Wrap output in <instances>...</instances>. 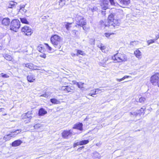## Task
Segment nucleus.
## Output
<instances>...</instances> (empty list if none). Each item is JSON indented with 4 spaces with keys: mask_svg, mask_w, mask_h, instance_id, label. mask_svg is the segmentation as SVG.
Wrapping results in <instances>:
<instances>
[{
    "mask_svg": "<svg viewBox=\"0 0 159 159\" xmlns=\"http://www.w3.org/2000/svg\"><path fill=\"white\" fill-rule=\"evenodd\" d=\"M115 63L124 62L127 61L128 58L126 55L123 52H117L111 57Z\"/></svg>",
    "mask_w": 159,
    "mask_h": 159,
    "instance_id": "obj_1",
    "label": "nucleus"
},
{
    "mask_svg": "<svg viewBox=\"0 0 159 159\" xmlns=\"http://www.w3.org/2000/svg\"><path fill=\"white\" fill-rule=\"evenodd\" d=\"M51 41L54 46L57 48L56 50L59 49L61 51L62 49H60L62 44H61V38L57 35H54L52 36L50 39Z\"/></svg>",
    "mask_w": 159,
    "mask_h": 159,
    "instance_id": "obj_2",
    "label": "nucleus"
},
{
    "mask_svg": "<svg viewBox=\"0 0 159 159\" xmlns=\"http://www.w3.org/2000/svg\"><path fill=\"white\" fill-rule=\"evenodd\" d=\"M20 26V22L17 19H14L11 22L10 29L11 30L16 32Z\"/></svg>",
    "mask_w": 159,
    "mask_h": 159,
    "instance_id": "obj_3",
    "label": "nucleus"
},
{
    "mask_svg": "<svg viewBox=\"0 0 159 159\" xmlns=\"http://www.w3.org/2000/svg\"><path fill=\"white\" fill-rule=\"evenodd\" d=\"M150 81L153 85L157 84L159 87V73L156 72L152 75L150 78Z\"/></svg>",
    "mask_w": 159,
    "mask_h": 159,
    "instance_id": "obj_4",
    "label": "nucleus"
},
{
    "mask_svg": "<svg viewBox=\"0 0 159 159\" xmlns=\"http://www.w3.org/2000/svg\"><path fill=\"white\" fill-rule=\"evenodd\" d=\"M75 19L76 21V24L79 26H83V25H86V24L85 19L82 16L77 15Z\"/></svg>",
    "mask_w": 159,
    "mask_h": 159,
    "instance_id": "obj_5",
    "label": "nucleus"
},
{
    "mask_svg": "<svg viewBox=\"0 0 159 159\" xmlns=\"http://www.w3.org/2000/svg\"><path fill=\"white\" fill-rule=\"evenodd\" d=\"M120 22L119 20L115 18L113 14H110V24L111 25L114 27L118 25H119Z\"/></svg>",
    "mask_w": 159,
    "mask_h": 159,
    "instance_id": "obj_6",
    "label": "nucleus"
},
{
    "mask_svg": "<svg viewBox=\"0 0 159 159\" xmlns=\"http://www.w3.org/2000/svg\"><path fill=\"white\" fill-rule=\"evenodd\" d=\"M21 31L24 33V34L27 36L31 35L33 33L31 28L27 26H25L22 27Z\"/></svg>",
    "mask_w": 159,
    "mask_h": 159,
    "instance_id": "obj_7",
    "label": "nucleus"
},
{
    "mask_svg": "<svg viewBox=\"0 0 159 159\" xmlns=\"http://www.w3.org/2000/svg\"><path fill=\"white\" fill-rule=\"evenodd\" d=\"M72 131L71 130H64L62 133V137L66 139H68L69 137H71L72 135Z\"/></svg>",
    "mask_w": 159,
    "mask_h": 159,
    "instance_id": "obj_8",
    "label": "nucleus"
},
{
    "mask_svg": "<svg viewBox=\"0 0 159 159\" xmlns=\"http://www.w3.org/2000/svg\"><path fill=\"white\" fill-rule=\"evenodd\" d=\"M61 90L66 91L68 93L71 92L74 93L75 92V88L73 86H63L61 89Z\"/></svg>",
    "mask_w": 159,
    "mask_h": 159,
    "instance_id": "obj_9",
    "label": "nucleus"
},
{
    "mask_svg": "<svg viewBox=\"0 0 159 159\" xmlns=\"http://www.w3.org/2000/svg\"><path fill=\"white\" fill-rule=\"evenodd\" d=\"M120 3L121 5L120 6L122 8L125 7L126 6L129 5L131 2L130 0H119Z\"/></svg>",
    "mask_w": 159,
    "mask_h": 159,
    "instance_id": "obj_10",
    "label": "nucleus"
},
{
    "mask_svg": "<svg viewBox=\"0 0 159 159\" xmlns=\"http://www.w3.org/2000/svg\"><path fill=\"white\" fill-rule=\"evenodd\" d=\"M83 125L82 123L79 122L74 125L72 128L73 129H77L80 131L83 130Z\"/></svg>",
    "mask_w": 159,
    "mask_h": 159,
    "instance_id": "obj_11",
    "label": "nucleus"
},
{
    "mask_svg": "<svg viewBox=\"0 0 159 159\" xmlns=\"http://www.w3.org/2000/svg\"><path fill=\"white\" fill-rule=\"evenodd\" d=\"M10 20L9 18H6L3 19L2 20V25L5 26H8L10 23Z\"/></svg>",
    "mask_w": 159,
    "mask_h": 159,
    "instance_id": "obj_12",
    "label": "nucleus"
},
{
    "mask_svg": "<svg viewBox=\"0 0 159 159\" xmlns=\"http://www.w3.org/2000/svg\"><path fill=\"white\" fill-rule=\"evenodd\" d=\"M22 142L20 140L18 139L15 141L11 143V146L13 147H17L20 145Z\"/></svg>",
    "mask_w": 159,
    "mask_h": 159,
    "instance_id": "obj_13",
    "label": "nucleus"
},
{
    "mask_svg": "<svg viewBox=\"0 0 159 159\" xmlns=\"http://www.w3.org/2000/svg\"><path fill=\"white\" fill-rule=\"evenodd\" d=\"M27 80L30 82H32L35 80V76L33 75H30L27 76Z\"/></svg>",
    "mask_w": 159,
    "mask_h": 159,
    "instance_id": "obj_14",
    "label": "nucleus"
},
{
    "mask_svg": "<svg viewBox=\"0 0 159 159\" xmlns=\"http://www.w3.org/2000/svg\"><path fill=\"white\" fill-rule=\"evenodd\" d=\"M101 2L103 3L104 7H103V10H106L108 8V2L107 0H101Z\"/></svg>",
    "mask_w": 159,
    "mask_h": 159,
    "instance_id": "obj_15",
    "label": "nucleus"
},
{
    "mask_svg": "<svg viewBox=\"0 0 159 159\" xmlns=\"http://www.w3.org/2000/svg\"><path fill=\"white\" fill-rule=\"evenodd\" d=\"M17 4V3L16 2L11 1L10 2L8 7V8H15Z\"/></svg>",
    "mask_w": 159,
    "mask_h": 159,
    "instance_id": "obj_16",
    "label": "nucleus"
},
{
    "mask_svg": "<svg viewBox=\"0 0 159 159\" xmlns=\"http://www.w3.org/2000/svg\"><path fill=\"white\" fill-rule=\"evenodd\" d=\"M145 108H141L138 111L137 114L139 116L143 115L145 112Z\"/></svg>",
    "mask_w": 159,
    "mask_h": 159,
    "instance_id": "obj_17",
    "label": "nucleus"
},
{
    "mask_svg": "<svg viewBox=\"0 0 159 159\" xmlns=\"http://www.w3.org/2000/svg\"><path fill=\"white\" fill-rule=\"evenodd\" d=\"M47 113V111L43 108H41L39 111V115L42 116Z\"/></svg>",
    "mask_w": 159,
    "mask_h": 159,
    "instance_id": "obj_18",
    "label": "nucleus"
},
{
    "mask_svg": "<svg viewBox=\"0 0 159 159\" xmlns=\"http://www.w3.org/2000/svg\"><path fill=\"white\" fill-rule=\"evenodd\" d=\"M134 54L137 58H139L141 55V53L139 49H136L134 52Z\"/></svg>",
    "mask_w": 159,
    "mask_h": 159,
    "instance_id": "obj_19",
    "label": "nucleus"
},
{
    "mask_svg": "<svg viewBox=\"0 0 159 159\" xmlns=\"http://www.w3.org/2000/svg\"><path fill=\"white\" fill-rule=\"evenodd\" d=\"M65 26L66 29L69 31L70 30V28L71 27V25L72 24V23H70L68 22H65Z\"/></svg>",
    "mask_w": 159,
    "mask_h": 159,
    "instance_id": "obj_20",
    "label": "nucleus"
},
{
    "mask_svg": "<svg viewBox=\"0 0 159 159\" xmlns=\"http://www.w3.org/2000/svg\"><path fill=\"white\" fill-rule=\"evenodd\" d=\"M3 57L7 60L9 61H11L12 59V58L11 56L7 54H3Z\"/></svg>",
    "mask_w": 159,
    "mask_h": 159,
    "instance_id": "obj_21",
    "label": "nucleus"
},
{
    "mask_svg": "<svg viewBox=\"0 0 159 159\" xmlns=\"http://www.w3.org/2000/svg\"><path fill=\"white\" fill-rule=\"evenodd\" d=\"M92 92V93L93 94V95L97 94L98 93H100L101 92V90L99 89H95L94 90H92L91 91Z\"/></svg>",
    "mask_w": 159,
    "mask_h": 159,
    "instance_id": "obj_22",
    "label": "nucleus"
},
{
    "mask_svg": "<svg viewBox=\"0 0 159 159\" xmlns=\"http://www.w3.org/2000/svg\"><path fill=\"white\" fill-rule=\"evenodd\" d=\"M32 114L31 111H28L27 113H25L24 116L25 118H31L32 116L31 115Z\"/></svg>",
    "mask_w": 159,
    "mask_h": 159,
    "instance_id": "obj_23",
    "label": "nucleus"
},
{
    "mask_svg": "<svg viewBox=\"0 0 159 159\" xmlns=\"http://www.w3.org/2000/svg\"><path fill=\"white\" fill-rule=\"evenodd\" d=\"M66 0H60L59 2V5L60 6V7L61 8L64 5H66Z\"/></svg>",
    "mask_w": 159,
    "mask_h": 159,
    "instance_id": "obj_24",
    "label": "nucleus"
},
{
    "mask_svg": "<svg viewBox=\"0 0 159 159\" xmlns=\"http://www.w3.org/2000/svg\"><path fill=\"white\" fill-rule=\"evenodd\" d=\"M146 100L145 97L141 96L139 98V102L143 104L145 103Z\"/></svg>",
    "mask_w": 159,
    "mask_h": 159,
    "instance_id": "obj_25",
    "label": "nucleus"
},
{
    "mask_svg": "<svg viewBox=\"0 0 159 159\" xmlns=\"http://www.w3.org/2000/svg\"><path fill=\"white\" fill-rule=\"evenodd\" d=\"M13 136L11 134H9L5 136L4 137L3 139L6 141H8L9 140L11 139V138Z\"/></svg>",
    "mask_w": 159,
    "mask_h": 159,
    "instance_id": "obj_26",
    "label": "nucleus"
},
{
    "mask_svg": "<svg viewBox=\"0 0 159 159\" xmlns=\"http://www.w3.org/2000/svg\"><path fill=\"white\" fill-rule=\"evenodd\" d=\"M50 102L52 103L55 104H57L60 103V101L55 98L51 99H50Z\"/></svg>",
    "mask_w": 159,
    "mask_h": 159,
    "instance_id": "obj_27",
    "label": "nucleus"
},
{
    "mask_svg": "<svg viewBox=\"0 0 159 159\" xmlns=\"http://www.w3.org/2000/svg\"><path fill=\"white\" fill-rule=\"evenodd\" d=\"M20 21L21 22L23 23L26 24H28L29 22L25 18H20Z\"/></svg>",
    "mask_w": 159,
    "mask_h": 159,
    "instance_id": "obj_28",
    "label": "nucleus"
},
{
    "mask_svg": "<svg viewBox=\"0 0 159 159\" xmlns=\"http://www.w3.org/2000/svg\"><path fill=\"white\" fill-rule=\"evenodd\" d=\"M89 140H83L81 141L80 142V145H83L87 144L89 142Z\"/></svg>",
    "mask_w": 159,
    "mask_h": 159,
    "instance_id": "obj_29",
    "label": "nucleus"
},
{
    "mask_svg": "<svg viewBox=\"0 0 159 159\" xmlns=\"http://www.w3.org/2000/svg\"><path fill=\"white\" fill-rule=\"evenodd\" d=\"M84 84V83L80 82H79V83H77V85L78 86L79 88L82 90V89L83 88V85Z\"/></svg>",
    "mask_w": 159,
    "mask_h": 159,
    "instance_id": "obj_30",
    "label": "nucleus"
},
{
    "mask_svg": "<svg viewBox=\"0 0 159 159\" xmlns=\"http://www.w3.org/2000/svg\"><path fill=\"white\" fill-rule=\"evenodd\" d=\"M25 66L32 70V69H33V64L31 63L26 64H25Z\"/></svg>",
    "mask_w": 159,
    "mask_h": 159,
    "instance_id": "obj_31",
    "label": "nucleus"
},
{
    "mask_svg": "<svg viewBox=\"0 0 159 159\" xmlns=\"http://www.w3.org/2000/svg\"><path fill=\"white\" fill-rule=\"evenodd\" d=\"M37 49L40 52H42L44 51V48L41 46V45H40L37 47Z\"/></svg>",
    "mask_w": 159,
    "mask_h": 159,
    "instance_id": "obj_32",
    "label": "nucleus"
},
{
    "mask_svg": "<svg viewBox=\"0 0 159 159\" xmlns=\"http://www.w3.org/2000/svg\"><path fill=\"white\" fill-rule=\"evenodd\" d=\"M148 45H149L155 42V40L154 39H150L148 40L147 41Z\"/></svg>",
    "mask_w": 159,
    "mask_h": 159,
    "instance_id": "obj_33",
    "label": "nucleus"
},
{
    "mask_svg": "<svg viewBox=\"0 0 159 159\" xmlns=\"http://www.w3.org/2000/svg\"><path fill=\"white\" fill-rule=\"evenodd\" d=\"M93 154V156L95 157H99L100 156V154L99 153L97 152H94Z\"/></svg>",
    "mask_w": 159,
    "mask_h": 159,
    "instance_id": "obj_34",
    "label": "nucleus"
},
{
    "mask_svg": "<svg viewBox=\"0 0 159 159\" xmlns=\"http://www.w3.org/2000/svg\"><path fill=\"white\" fill-rule=\"evenodd\" d=\"M45 45L46 47L49 52H50L52 51V48L50 47L48 43H45Z\"/></svg>",
    "mask_w": 159,
    "mask_h": 159,
    "instance_id": "obj_35",
    "label": "nucleus"
},
{
    "mask_svg": "<svg viewBox=\"0 0 159 159\" xmlns=\"http://www.w3.org/2000/svg\"><path fill=\"white\" fill-rule=\"evenodd\" d=\"M100 47L101 50L102 51V52H105L104 50L105 48V47L104 46L103 44H102V43H101L100 46Z\"/></svg>",
    "mask_w": 159,
    "mask_h": 159,
    "instance_id": "obj_36",
    "label": "nucleus"
},
{
    "mask_svg": "<svg viewBox=\"0 0 159 159\" xmlns=\"http://www.w3.org/2000/svg\"><path fill=\"white\" fill-rule=\"evenodd\" d=\"M42 126V125L40 124H36L34 126V128L35 129H37Z\"/></svg>",
    "mask_w": 159,
    "mask_h": 159,
    "instance_id": "obj_37",
    "label": "nucleus"
},
{
    "mask_svg": "<svg viewBox=\"0 0 159 159\" xmlns=\"http://www.w3.org/2000/svg\"><path fill=\"white\" fill-rule=\"evenodd\" d=\"M110 3L111 5L114 6H116V4H118V3L117 2L115 3L114 0H110Z\"/></svg>",
    "mask_w": 159,
    "mask_h": 159,
    "instance_id": "obj_38",
    "label": "nucleus"
},
{
    "mask_svg": "<svg viewBox=\"0 0 159 159\" xmlns=\"http://www.w3.org/2000/svg\"><path fill=\"white\" fill-rule=\"evenodd\" d=\"M2 76L3 78H7L9 77V76L6 74H3V73H1Z\"/></svg>",
    "mask_w": 159,
    "mask_h": 159,
    "instance_id": "obj_39",
    "label": "nucleus"
},
{
    "mask_svg": "<svg viewBox=\"0 0 159 159\" xmlns=\"http://www.w3.org/2000/svg\"><path fill=\"white\" fill-rule=\"evenodd\" d=\"M38 67L34 65V64H33V69H32V70H39V69H38L37 67Z\"/></svg>",
    "mask_w": 159,
    "mask_h": 159,
    "instance_id": "obj_40",
    "label": "nucleus"
},
{
    "mask_svg": "<svg viewBox=\"0 0 159 159\" xmlns=\"http://www.w3.org/2000/svg\"><path fill=\"white\" fill-rule=\"evenodd\" d=\"M77 32V31L75 30H74L72 31V34L75 36H76V33Z\"/></svg>",
    "mask_w": 159,
    "mask_h": 159,
    "instance_id": "obj_41",
    "label": "nucleus"
},
{
    "mask_svg": "<svg viewBox=\"0 0 159 159\" xmlns=\"http://www.w3.org/2000/svg\"><path fill=\"white\" fill-rule=\"evenodd\" d=\"M21 131L22 130L21 129H17L16 130H14L15 133H16V134H18L21 132Z\"/></svg>",
    "mask_w": 159,
    "mask_h": 159,
    "instance_id": "obj_42",
    "label": "nucleus"
},
{
    "mask_svg": "<svg viewBox=\"0 0 159 159\" xmlns=\"http://www.w3.org/2000/svg\"><path fill=\"white\" fill-rule=\"evenodd\" d=\"M84 53V52L80 50H77V53L78 54H80V55H83V53Z\"/></svg>",
    "mask_w": 159,
    "mask_h": 159,
    "instance_id": "obj_43",
    "label": "nucleus"
},
{
    "mask_svg": "<svg viewBox=\"0 0 159 159\" xmlns=\"http://www.w3.org/2000/svg\"><path fill=\"white\" fill-rule=\"evenodd\" d=\"M78 145H80V142H78L74 143L73 145V147L75 148Z\"/></svg>",
    "mask_w": 159,
    "mask_h": 159,
    "instance_id": "obj_44",
    "label": "nucleus"
},
{
    "mask_svg": "<svg viewBox=\"0 0 159 159\" xmlns=\"http://www.w3.org/2000/svg\"><path fill=\"white\" fill-rule=\"evenodd\" d=\"M40 56L41 57L43 58H45L46 57V55L45 54H41L40 55Z\"/></svg>",
    "mask_w": 159,
    "mask_h": 159,
    "instance_id": "obj_45",
    "label": "nucleus"
},
{
    "mask_svg": "<svg viewBox=\"0 0 159 159\" xmlns=\"http://www.w3.org/2000/svg\"><path fill=\"white\" fill-rule=\"evenodd\" d=\"M48 97V95L46 94V93H44V94H43L41 95L40 96V97Z\"/></svg>",
    "mask_w": 159,
    "mask_h": 159,
    "instance_id": "obj_46",
    "label": "nucleus"
},
{
    "mask_svg": "<svg viewBox=\"0 0 159 159\" xmlns=\"http://www.w3.org/2000/svg\"><path fill=\"white\" fill-rule=\"evenodd\" d=\"M85 25H83V26H80V27H82L83 28V29L84 30H85L86 31L87 30V28L85 26Z\"/></svg>",
    "mask_w": 159,
    "mask_h": 159,
    "instance_id": "obj_47",
    "label": "nucleus"
},
{
    "mask_svg": "<svg viewBox=\"0 0 159 159\" xmlns=\"http://www.w3.org/2000/svg\"><path fill=\"white\" fill-rule=\"evenodd\" d=\"M25 7V5H23L21 6H20V10H22L23 9V8H24Z\"/></svg>",
    "mask_w": 159,
    "mask_h": 159,
    "instance_id": "obj_48",
    "label": "nucleus"
},
{
    "mask_svg": "<svg viewBox=\"0 0 159 159\" xmlns=\"http://www.w3.org/2000/svg\"><path fill=\"white\" fill-rule=\"evenodd\" d=\"M159 38V34L156 36L155 40H157Z\"/></svg>",
    "mask_w": 159,
    "mask_h": 159,
    "instance_id": "obj_49",
    "label": "nucleus"
},
{
    "mask_svg": "<svg viewBox=\"0 0 159 159\" xmlns=\"http://www.w3.org/2000/svg\"><path fill=\"white\" fill-rule=\"evenodd\" d=\"M105 34V36L107 38L109 37V33H106Z\"/></svg>",
    "mask_w": 159,
    "mask_h": 159,
    "instance_id": "obj_50",
    "label": "nucleus"
},
{
    "mask_svg": "<svg viewBox=\"0 0 159 159\" xmlns=\"http://www.w3.org/2000/svg\"><path fill=\"white\" fill-rule=\"evenodd\" d=\"M129 76L126 75V76H124L123 77V79L124 80L125 79L129 78Z\"/></svg>",
    "mask_w": 159,
    "mask_h": 159,
    "instance_id": "obj_51",
    "label": "nucleus"
},
{
    "mask_svg": "<svg viewBox=\"0 0 159 159\" xmlns=\"http://www.w3.org/2000/svg\"><path fill=\"white\" fill-rule=\"evenodd\" d=\"M124 80L123 79V78H122L121 79H117V81L119 82H120V81H122V80Z\"/></svg>",
    "mask_w": 159,
    "mask_h": 159,
    "instance_id": "obj_52",
    "label": "nucleus"
},
{
    "mask_svg": "<svg viewBox=\"0 0 159 159\" xmlns=\"http://www.w3.org/2000/svg\"><path fill=\"white\" fill-rule=\"evenodd\" d=\"M72 83L74 84H75L77 85V83H79V82H76L75 81H73Z\"/></svg>",
    "mask_w": 159,
    "mask_h": 159,
    "instance_id": "obj_53",
    "label": "nucleus"
},
{
    "mask_svg": "<svg viewBox=\"0 0 159 159\" xmlns=\"http://www.w3.org/2000/svg\"><path fill=\"white\" fill-rule=\"evenodd\" d=\"M21 10L23 11V12L25 13L26 11V10L24 8H23V9Z\"/></svg>",
    "mask_w": 159,
    "mask_h": 159,
    "instance_id": "obj_54",
    "label": "nucleus"
},
{
    "mask_svg": "<svg viewBox=\"0 0 159 159\" xmlns=\"http://www.w3.org/2000/svg\"><path fill=\"white\" fill-rule=\"evenodd\" d=\"M89 95L93 97H94V96H93V94L92 93V92L91 91L90 92V93H89Z\"/></svg>",
    "mask_w": 159,
    "mask_h": 159,
    "instance_id": "obj_55",
    "label": "nucleus"
},
{
    "mask_svg": "<svg viewBox=\"0 0 159 159\" xmlns=\"http://www.w3.org/2000/svg\"><path fill=\"white\" fill-rule=\"evenodd\" d=\"M91 41H92L93 42V44L94 45V40H93V39H91Z\"/></svg>",
    "mask_w": 159,
    "mask_h": 159,
    "instance_id": "obj_56",
    "label": "nucleus"
},
{
    "mask_svg": "<svg viewBox=\"0 0 159 159\" xmlns=\"http://www.w3.org/2000/svg\"><path fill=\"white\" fill-rule=\"evenodd\" d=\"M4 110V108H1L0 109V111L1 112Z\"/></svg>",
    "mask_w": 159,
    "mask_h": 159,
    "instance_id": "obj_57",
    "label": "nucleus"
},
{
    "mask_svg": "<svg viewBox=\"0 0 159 159\" xmlns=\"http://www.w3.org/2000/svg\"><path fill=\"white\" fill-rule=\"evenodd\" d=\"M107 20H108V22L109 21V16H108Z\"/></svg>",
    "mask_w": 159,
    "mask_h": 159,
    "instance_id": "obj_58",
    "label": "nucleus"
},
{
    "mask_svg": "<svg viewBox=\"0 0 159 159\" xmlns=\"http://www.w3.org/2000/svg\"><path fill=\"white\" fill-rule=\"evenodd\" d=\"M10 132L11 133H15V132H14V130L11 131Z\"/></svg>",
    "mask_w": 159,
    "mask_h": 159,
    "instance_id": "obj_59",
    "label": "nucleus"
},
{
    "mask_svg": "<svg viewBox=\"0 0 159 159\" xmlns=\"http://www.w3.org/2000/svg\"><path fill=\"white\" fill-rule=\"evenodd\" d=\"M105 27L107 26H108H108H109V24H108L107 25L105 24Z\"/></svg>",
    "mask_w": 159,
    "mask_h": 159,
    "instance_id": "obj_60",
    "label": "nucleus"
},
{
    "mask_svg": "<svg viewBox=\"0 0 159 159\" xmlns=\"http://www.w3.org/2000/svg\"><path fill=\"white\" fill-rule=\"evenodd\" d=\"M100 44L98 45V48H100Z\"/></svg>",
    "mask_w": 159,
    "mask_h": 159,
    "instance_id": "obj_61",
    "label": "nucleus"
},
{
    "mask_svg": "<svg viewBox=\"0 0 159 159\" xmlns=\"http://www.w3.org/2000/svg\"><path fill=\"white\" fill-rule=\"evenodd\" d=\"M6 115H7L6 114H2V115L3 116H5Z\"/></svg>",
    "mask_w": 159,
    "mask_h": 159,
    "instance_id": "obj_62",
    "label": "nucleus"
},
{
    "mask_svg": "<svg viewBox=\"0 0 159 159\" xmlns=\"http://www.w3.org/2000/svg\"><path fill=\"white\" fill-rule=\"evenodd\" d=\"M2 46H0V50H1L2 49Z\"/></svg>",
    "mask_w": 159,
    "mask_h": 159,
    "instance_id": "obj_63",
    "label": "nucleus"
},
{
    "mask_svg": "<svg viewBox=\"0 0 159 159\" xmlns=\"http://www.w3.org/2000/svg\"><path fill=\"white\" fill-rule=\"evenodd\" d=\"M84 146H83V147H81V149H82V148H84Z\"/></svg>",
    "mask_w": 159,
    "mask_h": 159,
    "instance_id": "obj_64",
    "label": "nucleus"
}]
</instances>
